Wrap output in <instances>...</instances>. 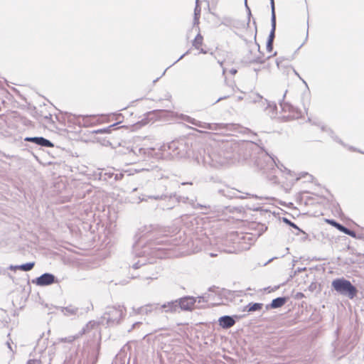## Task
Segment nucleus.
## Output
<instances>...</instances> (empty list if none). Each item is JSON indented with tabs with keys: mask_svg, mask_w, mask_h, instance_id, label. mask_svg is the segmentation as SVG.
<instances>
[{
	"mask_svg": "<svg viewBox=\"0 0 364 364\" xmlns=\"http://www.w3.org/2000/svg\"><path fill=\"white\" fill-rule=\"evenodd\" d=\"M326 222L328 224L331 225L332 226L335 227L338 230H340L341 232H343V233H345L346 235H350L351 237H355V232H353V231L346 228V227L343 226L342 225L339 224L338 223L336 222L335 220H330V219H326Z\"/></svg>",
	"mask_w": 364,
	"mask_h": 364,
	"instance_id": "obj_6",
	"label": "nucleus"
},
{
	"mask_svg": "<svg viewBox=\"0 0 364 364\" xmlns=\"http://www.w3.org/2000/svg\"><path fill=\"white\" fill-rule=\"evenodd\" d=\"M218 323L223 328H229L235 325V321L231 316H224L218 319Z\"/></svg>",
	"mask_w": 364,
	"mask_h": 364,
	"instance_id": "obj_8",
	"label": "nucleus"
},
{
	"mask_svg": "<svg viewBox=\"0 0 364 364\" xmlns=\"http://www.w3.org/2000/svg\"><path fill=\"white\" fill-rule=\"evenodd\" d=\"M249 311H255L261 310L262 308V304L259 303H255V304H249Z\"/></svg>",
	"mask_w": 364,
	"mask_h": 364,
	"instance_id": "obj_12",
	"label": "nucleus"
},
{
	"mask_svg": "<svg viewBox=\"0 0 364 364\" xmlns=\"http://www.w3.org/2000/svg\"><path fill=\"white\" fill-rule=\"evenodd\" d=\"M203 36L200 33H198L193 41V46L201 53H206V50L203 48Z\"/></svg>",
	"mask_w": 364,
	"mask_h": 364,
	"instance_id": "obj_9",
	"label": "nucleus"
},
{
	"mask_svg": "<svg viewBox=\"0 0 364 364\" xmlns=\"http://www.w3.org/2000/svg\"><path fill=\"white\" fill-rule=\"evenodd\" d=\"M271 1H272V19H273V21L274 22L275 21L274 4V0H271Z\"/></svg>",
	"mask_w": 364,
	"mask_h": 364,
	"instance_id": "obj_15",
	"label": "nucleus"
},
{
	"mask_svg": "<svg viewBox=\"0 0 364 364\" xmlns=\"http://www.w3.org/2000/svg\"><path fill=\"white\" fill-rule=\"evenodd\" d=\"M28 364H31L30 362H28Z\"/></svg>",
	"mask_w": 364,
	"mask_h": 364,
	"instance_id": "obj_18",
	"label": "nucleus"
},
{
	"mask_svg": "<svg viewBox=\"0 0 364 364\" xmlns=\"http://www.w3.org/2000/svg\"><path fill=\"white\" fill-rule=\"evenodd\" d=\"M26 141L33 142L38 145L46 146V147H53V144L49 140L43 138V137H27L25 139Z\"/></svg>",
	"mask_w": 364,
	"mask_h": 364,
	"instance_id": "obj_5",
	"label": "nucleus"
},
{
	"mask_svg": "<svg viewBox=\"0 0 364 364\" xmlns=\"http://www.w3.org/2000/svg\"><path fill=\"white\" fill-rule=\"evenodd\" d=\"M332 287L340 294L347 295L350 299L354 298L357 294L356 288L345 279H336L332 282Z\"/></svg>",
	"mask_w": 364,
	"mask_h": 364,
	"instance_id": "obj_1",
	"label": "nucleus"
},
{
	"mask_svg": "<svg viewBox=\"0 0 364 364\" xmlns=\"http://www.w3.org/2000/svg\"><path fill=\"white\" fill-rule=\"evenodd\" d=\"M231 97V95H227V96H224L223 97H220V100H222V99H227L228 97Z\"/></svg>",
	"mask_w": 364,
	"mask_h": 364,
	"instance_id": "obj_17",
	"label": "nucleus"
},
{
	"mask_svg": "<svg viewBox=\"0 0 364 364\" xmlns=\"http://www.w3.org/2000/svg\"><path fill=\"white\" fill-rule=\"evenodd\" d=\"M95 133H100V134H102V133H106L107 132V131L106 129H98L97 131L95 132Z\"/></svg>",
	"mask_w": 364,
	"mask_h": 364,
	"instance_id": "obj_16",
	"label": "nucleus"
},
{
	"mask_svg": "<svg viewBox=\"0 0 364 364\" xmlns=\"http://www.w3.org/2000/svg\"><path fill=\"white\" fill-rule=\"evenodd\" d=\"M34 264H35L34 262H30V263H26V264L18 265V266H15V267L11 266L10 267V269L12 270L19 269V270L27 272V271L31 270L33 268Z\"/></svg>",
	"mask_w": 364,
	"mask_h": 364,
	"instance_id": "obj_10",
	"label": "nucleus"
},
{
	"mask_svg": "<svg viewBox=\"0 0 364 364\" xmlns=\"http://www.w3.org/2000/svg\"><path fill=\"white\" fill-rule=\"evenodd\" d=\"M286 302V299L284 297H279L272 300L270 307L272 309L279 308L282 306Z\"/></svg>",
	"mask_w": 364,
	"mask_h": 364,
	"instance_id": "obj_11",
	"label": "nucleus"
},
{
	"mask_svg": "<svg viewBox=\"0 0 364 364\" xmlns=\"http://www.w3.org/2000/svg\"><path fill=\"white\" fill-rule=\"evenodd\" d=\"M273 38H274V33H272V34L269 36L267 43V49L269 52H272L273 49Z\"/></svg>",
	"mask_w": 364,
	"mask_h": 364,
	"instance_id": "obj_13",
	"label": "nucleus"
},
{
	"mask_svg": "<svg viewBox=\"0 0 364 364\" xmlns=\"http://www.w3.org/2000/svg\"><path fill=\"white\" fill-rule=\"evenodd\" d=\"M177 302H178V305L182 310L191 311L194 308L196 299L194 297L188 296L180 299L178 301H176L175 302H172L169 306L173 311H176V309Z\"/></svg>",
	"mask_w": 364,
	"mask_h": 364,
	"instance_id": "obj_2",
	"label": "nucleus"
},
{
	"mask_svg": "<svg viewBox=\"0 0 364 364\" xmlns=\"http://www.w3.org/2000/svg\"><path fill=\"white\" fill-rule=\"evenodd\" d=\"M55 282V277L48 273L42 274L36 279V284L38 286H47Z\"/></svg>",
	"mask_w": 364,
	"mask_h": 364,
	"instance_id": "obj_4",
	"label": "nucleus"
},
{
	"mask_svg": "<svg viewBox=\"0 0 364 364\" xmlns=\"http://www.w3.org/2000/svg\"><path fill=\"white\" fill-rule=\"evenodd\" d=\"M237 70L235 68H231V69H224L223 73H229L231 75H235L237 73Z\"/></svg>",
	"mask_w": 364,
	"mask_h": 364,
	"instance_id": "obj_14",
	"label": "nucleus"
},
{
	"mask_svg": "<svg viewBox=\"0 0 364 364\" xmlns=\"http://www.w3.org/2000/svg\"><path fill=\"white\" fill-rule=\"evenodd\" d=\"M326 222L328 224L331 225L332 226L335 227L338 230H340L341 232H343V233H345L346 235H350L351 237H355V232H353V231L346 228V227L343 226L342 225L339 224L338 223L336 222L335 220H330V219H326Z\"/></svg>",
	"mask_w": 364,
	"mask_h": 364,
	"instance_id": "obj_7",
	"label": "nucleus"
},
{
	"mask_svg": "<svg viewBox=\"0 0 364 364\" xmlns=\"http://www.w3.org/2000/svg\"><path fill=\"white\" fill-rule=\"evenodd\" d=\"M77 122L80 126L90 127L97 124V117L95 115H79Z\"/></svg>",
	"mask_w": 364,
	"mask_h": 364,
	"instance_id": "obj_3",
	"label": "nucleus"
}]
</instances>
